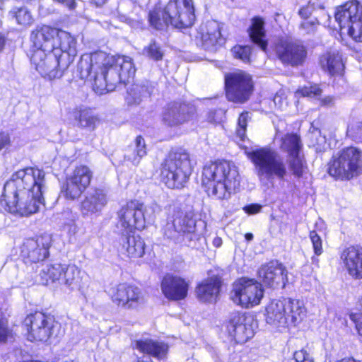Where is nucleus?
Masks as SVG:
<instances>
[{
    "label": "nucleus",
    "mask_w": 362,
    "mask_h": 362,
    "mask_svg": "<svg viewBox=\"0 0 362 362\" xmlns=\"http://www.w3.org/2000/svg\"><path fill=\"white\" fill-rule=\"evenodd\" d=\"M46 189L45 173L35 168H26L13 174L6 182L1 199L8 210L21 216H29L44 205L42 194Z\"/></svg>",
    "instance_id": "nucleus-1"
},
{
    "label": "nucleus",
    "mask_w": 362,
    "mask_h": 362,
    "mask_svg": "<svg viewBox=\"0 0 362 362\" xmlns=\"http://www.w3.org/2000/svg\"><path fill=\"white\" fill-rule=\"evenodd\" d=\"M78 67L82 78L94 81L93 88L98 94L114 90L117 83H125L135 74L132 58L101 51L83 54Z\"/></svg>",
    "instance_id": "nucleus-2"
},
{
    "label": "nucleus",
    "mask_w": 362,
    "mask_h": 362,
    "mask_svg": "<svg viewBox=\"0 0 362 362\" xmlns=\"http://www.w3.org/2000/svg\"><path fill=\"white\" fill-rule=\"evenodd\" d=\"M240 180L238 168L232 162L211 163L203 168L202 185L209 197L217 199H228Z\"/></svg>",
    "instance_id": "nucleus-3"
},
{
    "label": "nucleus",
    "mask_w": 362,
    "mask_h": 362,
    "mask_svg": "<svg viewBox=\"0 0 362 362\" xmlns=\"http://www.w3.org/2000/svg\"><path fill=\"white\" fill-rule=\"evenodd\" d=\"M195 20L192 0H170L163 10L155 9L149 13L151 25L163 30L171 25L177 28H188Z\"/></svg>",
    "instance_id": "nucleus-4"
},
{
    "label": "nucleus",
    "mask_w": 362,
    "mask_h": 362,
    "mask_svg": "<svg viewBox=\"0 0 362 362\" xmlns=\"http://www.w3.org/2000/svg\"><path fill=\"white\" fill-rule=\"evenodd\" d=\"M35 46L51 49L62 59L69 60V66L76 54V40L69 33L44 25L30 36Z\"/></svg>",
    "instance_id": "nucleus-5"
},
{
    "label": "nucleus",
    "mask_w": 362,
    "mask_h": 362,
    "mask_svg": "<svg viewBox=\"0 0 362 362\" xmlns=\"http://www.w3.org/2000/svg\"><path fill=\"white\" fill-rule=\"evenodd\" d=\"M259 181L264 185L276 178L284 180L288 174L286 164L281 155L270 147H262L247 153Z\"/></svg>",
    "instance_id": "nucleus-6"
},
{
    "label": "nucleus",
    "mask_w": 362,
    "mask_h": 362,
    "mask_svg": "<svg viewBox=\"0 0 362 362\" xmlns=\"http://www.w3.org/2000/svg\"><path fill=\"white\" fill-rule=\"evenodd\" d=\"M266 321L274 327L286 328L296 326L306 316L303 303L297 299L273 300L266 308Z\"/></svg>",
    "instance_id": "nucleus-7"
},
{
    "label": "nucleus",
    "mask_w": 362,
    "mask_h": 362,
    "mask_svg": "<svg viewBox=\"0 0 362 362\" xmlns=\"http://www.w3.org/2000/svg\"><path fill=\"white\" fill-rule=\"evenodd\" d=\"M160 211V206L156 203H152L144 209V204L139 201L128 202L117 213V228L120 233H134L135 230H143L146 221H153L156 214Z\"/></svg>",
    "instance_id": "nucleus-8"
},
{
    "label": "nucleus",
    "mask_w": 362,
    "mask_h": 362,
    "mask_svg": "<svg viewBox=\"0 0 362 362\" xmlns=\"http://www.w3.org/2000/svg\"><path fill=\"white\" fill-rule=\"evenodd\" d=\"M192 168L193 163L187 151L180 149L171 153L163 165L162 180L168 188L182 187L189 180Z\"/></svg>",
    "instance_id": "nucleus-9"
},
{
    "label": "nucleus",
    "mask_w": 362,
    "mask_h": 362,
    "mask_svg": "<svg viewBox=\"0 0 362 362\" xmlns=\"http://www.w3.org/2000/svg\"><path fill=\"white\" fill-rule=\"evenodd\" d=\"M328 173L340 180H350L362 174V151L353 146L342 149L329 162Z\"/></svg>",
    "instance_id": "nucleus-10"
},
{
    "label": "nucleus",
    "mask_w": 362,
    "mask_h": 362,
    "mask_svg": "<svg viewBox=\"0 0 362 362\" xmlns=\"http://www.w3.org/2000/svg\"><path fill=\"white\" fill-rule=\"evenodd\" d=\"M30 61L42 77L49 80L61 78L69 67V60L62 59L59 55L44 46L33 45Z\"/></svg>",
    "instance_id": "nucleus-11"
},
{
    "label": "nucleus",
    "mask_w": 362,
    "mask_h": 362,
    "mask_svg": "<svg viewBox=\"0 0 362 362\" xmlns=\"http://www.w3.org/2000/svg\"><path fill=\"white\" fill-rule=\"evenodd\" d=\"M335 20L341 32L346 31L356 42H362V5L358 1H349L339 6Z\"/></svg>",
    "instance_id": "nucleus-12"
},
{
    "label": "nucleus",
    "mask_w": 362,
    "mask_h": 362,
    "mask_svg": "<svg viewBox=\"0 0 362 362\" xmlns=\"http://www.w3.org/2000/svg\"><path fill=\"white\" fill-rule=\"evenodd\" d=\"M263 296L261 284L255 279L242 278L233 284L230 298L235 303L249 308L259 304Z\"/></svg>",
    "instance_id": "nucleus-13"
},
{
    "label": "nucleus",
    "mask_w": 362,
    "mask_h": 362,
    "mask_svg": "<svg viewBox=\"0 0 362 362\" xmlns=\"http://www.w3.org/2000/svg\"><path fill=\"white\" fill-rule=\"evenodd\" d=\"M225 85L226 97L233 102L247 101L253 90L251 76L240 70L227 74L225 76Z\"/></svg>",
    "instance_id": "nucleus-14"
},
{
    "label": "nucleus",
    "mask_w": 362,
    "mask_h": 362,
    "mask_svg": "<svg viewBox=\"0 0 362 362\" xmlns=\"http://www.w3.org/2000/svg\"><path fill=\"white\" fill-rule=\"evenodd\" d=\"M303 145L297 134H286L280 138L279 148L287 153V162L290 170L297 177L303 173L304 162L300 152Z\"/></svg>",
    "instance_id": "nucleus-15"
},
{
    "label": "nucleus",
    "mask_w": 362,
    "mask_h": 362,
    "mask_svg": "<svg viewBox=\"0 0 362 362\" xmlns=\"http://www.w3.org/2000/svg\"><path fill=\"white\" fill-rule=\"evenodd\" d=\"M51 243L52 238L47 234L25 239L21 246V255L26 262L43 261L49 255Z\"/></svg>",
    "instance_id": "nucleus-16"
},
{
    "label": "nucleus",
    "mask_w": 362,
    "mask_h": 362,
    "mask_svg": "<svg viewBox=\"0 0 362 362\" xmlns=\"http://www.w3.org/2000/svg\"><path fill=\"white\" fill-rule=\"evenodd\" d=\"M92 172L88 167L80 165L76 167L72 174L66 177L62 192L66 198L75 199L81 196L90 183Z\"/></svg>",
    "instance_id": "nucleus-17"
},
{
    "label": "nucleus",
    "mask_w": 362,
    "mask_h": 362,
    "mask_svg": "<svg viewBox=\"0 0 362 362\" xmlns=\"http://www.w3.org/2000/svg\"><path fill=\"white\" fill-rule=\"evenodd\" d=\"M24 324L28 331V339L30 341H47L54 327L52 320L42 313L27 316Z\"/></svg>",
    "instance_id": "nucleus-18"
},
{
    "label": "nucleus",
    "mask_w": 362,
    "mask_h": 362,
    "mask_svg": "<svg viewBox=\"0 0 362 362\" xmlns=\"http://www.w3.org/2000/svg\"><path fill=\"white\" fill-rule=\"evenodd\" d=\"M279 59L286 65L297 66L305 62L307 51L303 45L290 39H281L276 45Z\"/></svg>",
    "instance_id": "nucleus-19"
},
{
    "label": "nucleus",
    "mask_w": 362,
    "mask_h": 362,
    "mask_svg": "<svg viewBox=\"0 0 362 362\" xmlns=\"http://www.w3.org/2000/svg\"><path fill=\"white\" fill-rule=\"evenodd\" d=\"M253 319L244 313L233 314L228 325V334L236 343L243 344L254 335Z\"/></svg>",
    "instance_id": "nucleus-20"
},
{
    "label": "nucleus",
    "mask_w": 362,
    "mask_h": 362,
    "mask_svg": "<svg viewBox=\"0 0 362 362\" xmlns=\"http://www.w3.org/2000/svg\"><path fill=\"white\" fill-rule=\"evenodd\" d=\"M258 276L266 286L272 288H284L287 281V271L283 264L272 261L261 266Z\"/></svg>",
    "instance_id": "nucleus-21"
},
{
    "label": "nucleus",
    "mask_w": 362,
    "mask_h": 362,
    "mask_svg": "<svg viewBox=\"0 0 362 362\" xmlns=\"http://www.w3.org/2000/svg\"><path fill=\"white\" fill-rule=\"evenodd\" d=\"M109 294L113 302L118 305L134 307L142 301L141 290L136 286L127 284H119L109 290Z\"/></svg>",
    "instance_id": "nucleus-22"
},
{
    "label": "nucleus",
    "mask_w": 362,
    "mask_h": 362,
    "mask_svg": "<svg viewBox=\"0 0 362 362\" xmlns=\"http://www.w3.org/2000/svg\"><path fill=\"white\" fill-rule=\"evenodd\" d=\"M193 112L194 108L185 103H169L163 111L162 120L169 127H175L189 121Z\"/></svg>",
    "instance_id": "nucleus-23"
},
{
    "label": "nucleus",
    "mask_w": 362,
    "mask_h": 362,
    "mask_svg": "<svg viewBox=\"0 0 362 362\" xmlns=\"http://www.w3.org/2000/svg\"><path fill=\"white\" fill-rule=\"evenodd\" d=\"M175 226L182 242L189 247H196V243L201 238V233L197 230V223L189 214H178L175 218Z\"/></svg>",
    "instance_id": "nucleus-24"
},
{
    "label": "nucleus",
    "mask_w": 362,
    "mask_h": 362,
    "mask_svg": "<svg viewBox=\"0 0 362 362\" xmlns=\"http://www.w3.org/2000/svg\"><path fill=\"white\" fill-rule=\"evenodd\" d=\"M340 259L350 276L354 279H362V247L345 248L340 255Z\"/></svg>",
    "instance_id": "nucleus-25"
},
{
    "label": "nucleus",
    "mask_w": 362,
    "mask_h": 362,
    "mask_svg": "<svg viewBox=\"0 0 362 362\" xmlns=\"http://www.w3.org/2000/svg\"><path fill=\"white\" fill-rule=\"evenodd\" d=\"M118 251L131 259L141 257L145 252V243L139 235L134 233H120Z\"/></svg>",
    "instance_id": "nucleus-26"
},
{
    "label": "nucleus",
    "mask_w": 362,
    "mask_h": 362,
    "mask_svg": "<svg viewBox=\"0 0 362 362\" xmlns=\"http://www.w3.org/2000/svg\"><path fill=\"white\" fill-rule=\"evenodd\" d=\"M161 290L168 299L179 300L187 296L188 284L181 277L168 274L162 280Z\"/></svg>",
    "instance_id": "nucleus-27"
},
{
    "label": "nucleus",
    "mask_w": 362,
    "mask_h": 362,
    "mask_svg": "<svg viewBox=\"0 0 362 362\" xmlns=\"http://www.w3.org/2000/svg\"><path fill=\"white\" fill-rule=\"evenodd\" d=\"M195 38L199 40L206 49H213L216 45L223 42L220 25L217 21H208L202 25L197 31Z\"/></svg>",
    "instance_id": "nucleus-28"
},
{
    "label": "nucleus",
    "mask_w": 362,
    "mask_h": 362,
    "mask_svg": "<svg viewBox=\"0 0 362 362\" xmlns=\"http://www.w3.org/2000/svg\"><path fill=\"white\" fill-rule=\"evenodd\" d=\"M107 203V194L103 189H91L81 204V211L83 216H90L101 211Z\"/></svg>",
    "instance_id": "nucleus-29"
},
{
    "label": "nucleus",
    "mask_w": 362,
    "mask_h": 362,
    "mask_svg": "<svg viewBox=\"0 0 362 362\" xmlns=\"http://www.w3.org/2000/svg\"><path fill=\"white\" fill-rule=\"evenodd\" d=\"M133 346L140 352L158 359L165 358L169 348L168 345L163 341L148 338L136 340Z\"/></svg>",
    "instance_id": "nucleus-30"
},
{
    "label": "nucleus",
    "mask_w": 362,
    "mask_h": 362,
    "mask_svg": "<svg viewBox=\"0 0 362 362\" xmlns=\"http://www.w3.org/2000/svg\"><path fill=\"white\" fill-rule=\"evenodd\" d=\"M221 287V280L217 276L208 278L202 281L196 288L198 298L204 302L216 301Z\"/></svg>",
    "instance_id": "nucleus-31"
},
{
    "label": "nucleus",
    "mask_w": 362,
    "mask_h": 362,
    "mask_svg": "<svg viewBox=\"0 0 362 362\" xmlns=\"http://www.w3.org/2000/svg\"><path fill=\"white\" fill-rule=\"evenodd\" d=\"M147 155V146L145 139L137 136L134 141L125 150L124 159L133 165L137 166Z\"/></svg>",
    "instance_id": "nucleus-32"
},
{
    "label": "nucleus",
    "mask_w": 362,
    "mask_h": 362,
    "mask_svg": "<svg viewBox=\"0 0 362 362\" xmlns=\"http://www.w3.org/2000/svg\"><path fill=\"white\" fill-rule=\"evenodd\" d=\"M84 273L74 264H67L60 285H64L71 291L80 290L83 286Z\"/></svg>",
    "instance_id": "nucleus-33"
},
{
    "label": "nucleus",
    "mask_w": 362,
    "mask_h": 362,
    "mask_svg": "<svg viewBox=\"0 0 362 362\" xmlns=\"http://www.w3.org/2000/svg\"><path fill=\"white\" fill-rule=\"evenodd\" d=\"M66 265L58 263L43 264L39 274L40 283L43 285H48L50 283L60 284Z\"/></svg>",
    "instance_id": "nucleus-34"
},
{
    "label": "nucleus",
    "mask_w": 362,
    "mask_h": 362,
    "mask_svg": "<svg viewBox=\"0 0 362 362\" xmlns=\"http://www.w3.org/2000/svg\"><path fill=\"white\" fill-rule=\"evenodd\" d=\"M320 64L325 71H328L331 75L341 74L344 67L341 56L337 51L327 52L323 54L320 57Z\"/></svg>",
    "instance_id": "nucleus-35"
},
{
    "label": "nucleus",
    "mask_w": 362,
    "mask_h": 362,
    "mask_svg": "<svg viewBox=\"0 0 362 362\" xmlns=\"http://www.w3.org/2000/svg\"><path fill=\"white\" fill-rule=\"evenodd\" d=\"M249 35L252 42L265 52L267 47V42L265 40L264 22L262 18H253Z\"/></svg>",
    "instance_id": "nucleus-36"
},
{
    "label": "nucleus",
    "mask_w": 362,
    "mask_h": 362,
    "mask_svg": "<svg viewBox=\"0 0 362 362\" xmlns=\"http://www.w3.org/2000/svg\"><path fill=\"white\" fill-rule=\"evenodd\" d=\"M75 119L78 121V126L82 128L93 129L98 122L97 117L88 110H81L75 114Z\"/></svg>",
    "instance_id": "nucleus-37"
},
{
    "label": "nucleus",
    "mask_w": 362,
    "mask_h": 362,
    "mask_svg": "<svg viewBox=\"0 0 362 362\" xmlns=\"http://www.w3.org/2000/svg\"><path fill=\"white\" fill-rule=\"evenodd\" d=\"M143 53L154 61L162 60L163 57V52L160 46L155 41L151 42L148 46L145 47Z\"/></svg>",
    "instance_id": "nucleus-38"
},
{
    "label": "nucleus",
    "mask_w": 362,
    "mask_h": 362,
    "mask_svg": "<svg viewBox=\"0 0 362 362\" xmlns=\"http://www.w3.org/2000/svg\"><path fill=\"white\" fill-rule=\"evenodd\" d=\"M162 230L163 235L167 238L182 243L181 235H180L175 226V218L172 221H168Z\"/></svg>",
    "instance_id": "nucleus-39"
},
{
    "label": "nucleus",
    "mask_w": 362,
    "mask_h": 362,
    "mask_svg": "<svg viewBox=\"0 0 362 362\" xmlns=\"http://www.w3.org/2000/svg\"><path fill=\"white\" fill-rule=\"evenodd\" d=\"M233 56L245 63L250 62L251 47L250 46L236 45L231 49Z\"/></svg>",
    "instance_id": "nucleus-40"
},
{
    "label": "nucleus",
    "mask_w": 362,
    "mask_h": 362,
    "mask_svg": "<svg viewBox=\"0 0 362 362\" xmlns=\"http://www.w3.org/2000/svg\"><path fill=\"white\" fill-rule=\"evenodd\" d=\"M12 16L15 17L16 21L20 25H30L33 21V17L27 8L23 7L18 8L17 11L11 12Z\"/></svg>",
    "instance_id": "nucleus-41"
},
{
    "label": "nucleus",
    "mask_w": 362,
    "mask_h": 362,
    "mask_svg": "<svg viewBox=\"0 0 362 362\" xmlns=\"http://www.w3.org/2000/svg\"><path fill=\"white\" fill-rule=\"evenodd\" d=\"M322 90L320 87L315 84L308 86H304L301 89H298L296 94L301 95L309 98H315L321 95Z\"/></svg>",
    "instance_id": "nucleus-42"
},
{
    "label": "nucleus",
    "mask_w": 362,
    "mask_h": 362,
    "mask_svg": "<svg viewBox=\"0 0 362 362\" xmlns=\"http://www.w3.org/2000/svg\"><path fill=\"white\" fill-rule=\"evenodd\" d=\"M309 237L313 245V248L315 255L317 256H320L323 252L322 240L321 237L315 230H312L310 232Z\"/></svg>",
    "instance_id": "nucleus-43"
},
{
    "label": "nucleus",
    "mask_w": 362,
    "mask_h": 362,
    "mask_svg": "<svg viewBox=\"0 0 362 362\" xmlns=\"http://www.w3.org/2000/svg\"><path fill=\"white\" fill-rule=\"evenodd\" d=\"M247 119H248V112H243L239 116L238 120V128H237V134L239 137L241 138V139H243L245 135V131L247 124Z\"/></svg>",
    "instance_id": "nucleus-44"
},
{
    "label": "nucleus",
    "mask_w": 362,
    "mask_h": 362,
    "mask_svg": "<svg viewBox=\"0 0 362 362\" xmlns=\"http://www.w3.org/2000/svg\"><path fill=\"white\" fill-rule=\"evenodd\" d=\"M273 101L275 106L281 110H286L288 106L287 98L285 96L284 93L282 91H279L276 93Z\"/></svg>",
    "instance_id": "nucleus-45"
},
{
    "label": "nucleus",
    "mask_w": 362,
    "mask_h": 362,
    "mask_svg": "<svg viewBox=\"0 0 362 362\" xmlns=\"http://www.w3.org/2000/svg\"><path fill=\"white\" fill-rule=\"evenodd\" d=\"M11 334L6 320L0 317V342H4Z\"/></svg>",
    "instance_id": "nucleus-46"
},
{
    "label": "nucleus",
    "mask_w": 362,
    "mask_h": 362,
    "mask_svg": "<svg viewBox=\"0 0 362 362\" xmlns=\"http://www.w3.org/2000/svg\"><path fill=\"white\" fill-rule=\"evenodd\" d=\"M350 320L355 324L358 334L362 337V314L361 313H350Z\"/></svg>",
    "instance_id": "nucleus-47"
},
{
    "label": "nucleus",
    "mask_w": 362,
    "mask_h": 362,
    "mask_svg": "<svg viewBox=\"0 0 362 362\" xmlns=\"http://www.w3.org/2000/svg\"><path fill=\"white\" fill-rule=\"evenodd\" d=\"M291 362H313L309 358L308 354L303 350L296 351L293 357L291 359Z\"/></svg>",
    "instance_id": "nucleus-48"
},
{
    "label": "nucleus",
    "mask_w": 362,
    "mask_h": 362,
    "mask_svg": "<svg viewBox=\"0 0 362 362\" xmlns=\"http://www.w3.org/2000/svg\"><path fill=\"white\" fill-rule=\"evenodd\" d=\"M318 24V21L317 19L305 21L300 24V28L304 30L307 33H310L313 32L317 25Z\"/></svg>",
    "instance_id": "nucleus-49"
},
{
    "label": "nucleus",
    "mask_w": 362,
    "mask_h": 362,
    "mask_svg": "<svg viewBox=\"0 0 362 362\" xmlns=\"http://www.w3.org/2000/svg\"><path fill=\"white\" fill-rule=\"evenodd\" d=\"M262 209V206L258 204H252L250 205L245 206L243 207V211L249 214L253 215L259 213Z\"/></svg>",
    "instance_id": "nucleus-50"
},
{
    "label": "nucleus",
    "mask_w": 362,
    "mask_h": 362,
    "mask_svg": "<svg viewBox=\"0 0 362 362\" xmlns=\"http://www.w3.org/2000/svg\"><path fill=\"white\" fill-rule=\"evenodd\" d=\"M223 115L224 112L222 110L210 112L208 117L209 121L211 122H220Z\"/></svg>",
    "instance_id": "nucleus-51"
},
{
    "label": "nucleus",
    "mask_w": 362,
    "mask_h": 362,
    "mask_svg": "<svg viewBox=\"0 0 362 362\" xmlns=\"http://www.w3.org/2000/svg\"><path fill=\"white\" fill-rule=\"evenodd\" d=\"M312 11H313L312 7L308 5V6H304L300 9L299 15L303 18L306 19L311 15Z\"/></svg>",
    "instance_id": "nucleus-52"
},
{
    "label": "nucleus",
    "mask_w": 362,
    "mask_h": 362,
    "mask_svg": "<svg viewBox=\"0 0 362 362\" xmlns=\"http://www.w3.org/2000/svg\"><path fill=\"white\" fill-rule=\"evenodd\" d=\"M8 134L5 132H0V151L9 143Z\"/></svg>",
    "instance_id": "nucleus-53"
},
{
    "label": "nucleus",
    "mask_w": 362,
    "mask_h": 362,
    "mask_svg": "<svg viewBox=\"0 0 362 362\" xmlns=\"http://www.w3.org/2000/svg\"><path fill=\"white\" fill-rule=\"evenodd\" d=\"M127 101L129 103H134V104H139L140 102L141 101V96L138 97V98H134L133 96L132 97L131 95V93H129V96L127 98Z\"/></svg>",
    "instance_id": "nucleus-54"
},
{
    "label": "nucleus",
    "mask_w": 362,
    "mask_h": 362,
    "mask_svg": "<svg viewBox=\"0 0 362 362\" xmlns=\"http://www.w3.org/2000/svg\"><path fill=\"white\" fill-rule=\"evenodd\" d=\"M335 362H362V359H356L354 358L350 357V358H344L341 360L337 361Z\"/></svg>",
    "instance_id": "nucleus-55"
},
{
    "label": "nucleus",
    "mask_w": 362,
    "mask_h": 362,
    "mask_svg": "<svg viewBox=\"0 0 362 362\" xmlns=\"http://www.w3.org/2000/svg\"><path fill=\"white\" fill-rule=\"evenodd\" d=\"M222 239L220 237H215L213 240V245L216 247H219L222 245Z\"/></svg>",
    "instance_id": "nucleus-56"
},
{
    "label": "nucleus",
    "mask_w": 362,
    "mask_h": 362,
    "mask_svg": "<svg viewBox=\"0 0 362 362\" xmlns=\"http://www.w3.org/2000/svg\"><path fill=\"white\" fill-rule=\"evenodd\" d=\"M90 3L95 5L96 6H102L104 5L107 0H90Z\"/></svg>",
    "instance_id": "nucleus-57"
},
{
    "label": "nucleus",
    "mask_w": 362,
    "mask_h": 362,
    "mask_svg": "<svg viewBox=\"0 0 362 362\" xmlns=\"http://www.w3.org/2000/svg\"><path fill=\"white\" fill-rule=\"evenodd\" d=\"M68 226L70 228H69V230H73L74 231L75 229H76V226H75V223H74V219H71L68 223L65 224L64 227L66 226Z\"/></svg>",
    "instance_id": "nucleus-58"
},
{
    "label": "nucleus",
    "mask_w": 362,
    "mask_h": 362,
    "mask_svg": "<svg viewBox=\"0 0 362 362\" xmlns=\"http://www.w3.org/2000/svg\"><path fill=\"white\" fill-rule=\"evenodd\" d=\"M5 37L4 36L0 33V52L3 50V48L5 45Z\"/></svg>",
    "instance_id": "nucleus-59"
},
{
    "label": "nucleus",
    "mask_w": 362,
    "mask_h": 362,
    "mask_svg": "<svg viewBox=\"0 0 362 362\" xmlns=\"http://www.w3.org/2000/svg\"><path fill=\"white\" fill-rule=\"evenodd\" d=\"M332 101V98L331 97H327L322 100V103L323 105H328V104L331 103Z\"/></svg>",
    "instance_id": "nucleus-60"
},
{
    "label": "nucleus",
    "mask_w": 362,
    "mask_h": 362,
    "mask_svg": "<svg viewBox=\"0 0 362 362\" xmlns=\"http://www.w3.org/2000/svg\"><path fill=\"white\" fill-rule=\"evenodd\" d=\"M245 239L247 240V241H250L253 239V235L252 233H246L245 235Z\"/></svg>",
    "instance_id": "nucleus-61"
},
{
    "label": "nucleus",
    "mask_w": 362,
    "mask_h": 362,
    "mask_svg": "<svg viewBox=\"0 0 362 362\" xmlns=\"http://www.w3.org/2000/svg\"><path fill=\"white\" fill-rule=\"evenodd\" d=\"M312 262H313V263H314V262H315V263H317V262H318V259H317V257H312Z\"/></svg>",
    "instance_id": "nucleus-62"
},
{
    "label": "nucleus",
    "mask_w": 362,
    "mask_h": 362,
    "mask_svg": "<svg viewBox=\"0 0 362 362\" xmlns=\"http://www.w3.org/2000/svg\"><path fill=\"white\" fill-rule=\"evenodd\" d=\"M136 362H152L151 360L149 361H144V360H138Z\"/></svg>",
    "instance_id": "nucleus-63"
},
{
    "label": "nucleus",
    "mask_w": 362,
    "mask_h": 362,
    "mask_svg": "<svg viewBox=\"0 0 362 362\" xmlns=\"http://www.w3.org/2000/svg\"><path fill=\"white\" fill-rule=\"evenodd\" d=\"M4 0H0V9L1 8V6L3 5V2Z\"/></svg>",
    "instance_id": "nucleus-64"
}]
</instances>
